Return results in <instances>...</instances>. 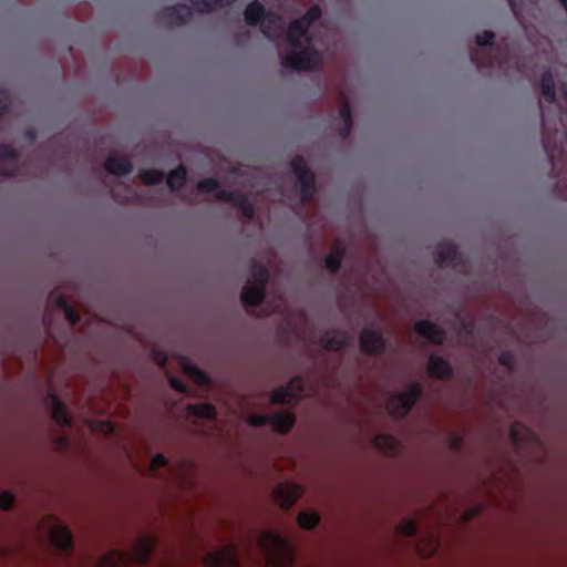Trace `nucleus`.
<instances>
[{
	"label": "nucleus",
	"mask_w": 567,
	"mask_h": 567,
	"mask_svg": "<svg viewBox=\"0 0 567 567\" xmlns=\"http://www.w3.org/2000/svg\"><path fill=\"white\" fill-rule=\"evenodd\" d=\"M321 10L318 6L311 7L307 13L298 20L290 23L287 30V42L293 49H301L305 44H309L311 38L308 35L310 25L320 19Z\"/></svg>",
	"instance_id": "nucleus-4"
},
{
	"label": "nucleus",
	"mask_w": 567,
	"mask_h": 567,
	"mask_svg": "<svg viewBox=\"0 0 567 567\" xmlns=\"http://www.w3.org/2000/svg\"><path fill=\"white\" fill-rule=\"evenodd\" d=\"M565 198L567 199V195L565 196Z\"/></svg>",
	"instance_id": "nucleus-55"
},
{
	"label": "nucleus",
	"mask_w": 567,
	"mask_h": 567,
	"mask_svg": "<svg viewBox=\"0 0 567 567\" xmlns=\"http://www.w3.org/2000/svg\"><path fill=\"white\" fill-rule=\"evenodd\" d=\"M13 505V495L9 491H3L0 493V508L8 511Z\"/></svg>",
	"instance_id": "nucleus-41"
},
{
	"label": "nucleus",
	"mask_w": 567,
	"mask_h": 567,
	"mask_svg": "<svg viewBox=\"0 0 567 567\" xmlns=\"http://www.w3.org/2000/svg\"><path fill=\"white\" fill-rule=\"evenodd\" d=\"M416 523L413 519H406L399 524L396 530L403 536H413L416 533Z\"/></svg>",
	"instance_id": "nucleus-37"
},
{
	"label": "nucleus",
	"mask_w": 567,
	"mask_h": 567,
	"mask_svg": "<svg viewBox=\"0 0 567 567\" xmlns=\"http://www.w3.org/2000/svg\"><path fill=\"white\" fill-rule=\"evenodd\" d=\"M264 7L254 1L245 10V21L250 25H257L261 20L262 33L270 39L277 38L285 28L282 18L270 12L264 16Z\"/></svg>",
	"instance_id": "nucleus-2"
},
{
	"label": "nucleus",
	"mask_w": 567,
	"mask_h": 567,
	"mask_svg": "<svg viewBox=\"0 0 567 567\" xmlns=\"http://www.w3.org/2000/svg\"><path fill=\"white\" fill-rule=\"evenodd\" d=\"M285 308V301L281 297L278 298L276 305L274 306V308L271 309V311H269V313H274V312H279L281 311L282 309Z\"/></svg>",
	"instance_id": "nucleus-46"
},
{
	"label": "nucleus",
	"mask_w": 567,
	"mask_h": 567,
	"mask_svg": "<svg viewBox=\"0 0 567 567\" xmlns=\"http://www.w3.org/2000/svg\"><path fill=\"white\" fill-rule=\"evenodd\" d=\"M132 169V164L127 158H120L109 153V174L123 175Z\"/></svg>",
	"instance_id": "nucleus-27"
},
{
	"label": "nucleus",
	"mask_w": 567,
	"mask_h": 567,
	"mask_svg": "<svg viewBox=\"0 0 567 567\" xmlns=\"http://www.w3.org/2000/svg\"><path fill=\"white\" fill-rule=\"evenodd\" d=\"M322 59L317 51L308 45L299 52L287 53L282 56L281 64L285 69L296 71H313L321 66Z\"/></svg>",
	"instance_id": "nucleus-6"
},
{
	"label": "nucleus",
	"mask_w": 567,
	"mask_h": 567,
	"mask_svg": "<svg viewBox=\"0 0 567 567\" xmlns=\"http://www.w3.org/2000/svg\"><path fill=\"white\" fill-rule=\"evenodd\" d=\"M414 331L435 344H441L445 338L444 331L427 320L416 322Z\"/></svg>",
	"instance_id": "nucleus-15"
},
{
	"label": "nucleus",
	"mask_w": 567,
	"mask_h": 567,
	"mask_svg": "<svg viewBox=\"0 0 567 567\" xmlns=\"http://www.w3.org/2000/svg\"><path fill=\"white\" fill-rule=\"evenodd\" d=\"M235 0H190L192 6L199 12H210L233 3Z\"/></svg>",
	"instance_id": "nucleus-30"
},
{
	"label": "nucleus",
	"mask_w": 567,
	"mask_h": 567,
	"mask_svg": "<svg viewBox=\"0 0 567 567\" xmlns=\"http://www.w3.org/2000/svg\"><path fill=\"white\" fill-rule=\"evenodd\" d=\"M187 414L189 416H196L202 417L206 420H212L216 415L215 406L210 403L204 402V403H197V404H189L187 406Z\"/></svg>",
	"instance_id": "nucleus-26"
},
{
	"label": "nucleus",
	"mask_w": 567,
	"mask_h": 567,
	"mask_svg": "<svg viewBox=\"0 0 567 567\" xmlns=\"http://www.w3.org/2000/svg\"><path fill=\"white\" fill-rule=\"evenodd\" d=\"M291 168L300 183V197L302 204L311 200L315 194V176L308 169L305 159L301 156H296L290 162Z\"/></svg>",
	"instance_id": "nucleus-8"
},
{
	"label": "nucleus",
	"mask_w": 567,
	"mask_h": 567,
	"mask_svg": "<svg viewBox=\"0 0 567 567\" xmlns=\"http://www.w3.org/2000/svg\"><path fill=\"white\" fill-rule=\"evenodd\" d=\"M456 255V247L451 243H442L436 247V261L441 266L453 261Z\"/></svg>",
	"instance_id": "nucleus-29"
},
{
	"label": "nucleus",
	"mask_w": 567,
	"mask_h": 567,
	"mask_svg": "<svg viewBox=\"0 0 567 567\" xmlns=\"http://www.w3.org/2000/svg\"><path fill=\"white\" fill-rule=\"evenodd\" d=\"M295 424V415L290 412L270 414L269 425L275 432L287 433Z\"/></svg>",
	"instance_id": "nucleus-19"
},
{
	"label": "nucleus",
	"mask_w": 567,
	"mask_h": 567,
	"mask_svg": "<svg viewBox=\"0 0 567 567\" xmlns=\"http://www.w3.org/2000/svg\"><path fill=\"white\" fill-rule=\"evenodd\" d=\"M508 3H509V6H511V8H512V10H513V12H514V14H515V17L518 19V21H519V22L523 24V27L525 28V30H526V32H527L528 37H529V38H532V37H530V34H529V32H528V28H527V25H526V24L524 23V21H523V12H522V9H520L519 4L517 3V0H508Z\"/></svg>",
	"instance_id": "nucleus-42"
},
{
	"label": "nucleus",
	"mask_w": 567,
	"mask_h": 567,
	"mask_svg": "<svg viewBox=\"0 0 567 567\" xmlns=\"http://www.w3.org/2000/svg\"><path fill=\"white\" fill-rule=\"evenodd\" d=\"M49 298L53 302V305L61 309L62 311L70 305L65 295L58 290H53L50 293Z\"/></svg>",
	"instance_id": "nucleus-38"
},
{
	"label": "nucleus",
	"mask_w": 567,
	"mask_h": 567,
	"mask_svg": "<svg viewBox=\"0 0 567 567\" xmlns=\"http://www.w3.org/2000/svg\"><path fill=\"white\" fill-rule=\"evenodd\" d=\"M183 372L193 380L197 385L204 386L208 384V377L202 370L190 364L186 358L179 359Z\"/></svg>",
	"instance_id": "nucleus-22"
},
{
	"label": "nucleus",
	"mask_w": 567,
	"mask_h": 567,
	"mask_svg": "<svg viewBox=\"0 0 567 567\" xmlns=\"http://www.w3.org/2000/svg\"><path fill=\"white\" fill-rule=\"evenodd\" d=\"M559 2L561 3V6L566 9L567 11V0H559Z\"/></svg>",
	"instance_id": "nucleus-53"
},
{
	"label": "nucleus",
	"mask_w": 567,
	"mask_h": 567,
	"mask_svg": "<svg viewBox=\"0 0 567 567\" xmlns=\"http://www.w3.org/2000/svg\"><path fill=\"white\" fill-rule=\"evenodd\" d=\"M52 546L61 553L69 554L73 548L72 533L63 524L54 525L49 532Z\"/></svg>",
	"instance_id": "nucleus-14"
},
{
	"label": "nucleus",
	"mask_w": 567,
	"mask_h": 567,
	"mask_svg": "<svg viewBox=\"0 0 567 567\" xmlns=\"http://www.w3.org/2000/svg\"><path fill=\"white\" fill-rule=\"evenodd\" d=\"M141 181L146 185H155L163 181L164 174L161 171H143L140 174Z\"/></svg>",
	"instance_id": "nucleus-36"
},
{
	"label": "nucleus",
	"mask_w": 567,
	"mask_h": 567,
	"mask_svg": "<svg viewBox=\"0 0 567 567\" xmlns=\"http://www.w3.org/2000/svg\"><path fill=\"white\" fill-rule=\"evenodd\" d=\"M101 166H102L104 169H106V158H105V159H103V161H101Z\"/></svg>",
	"instance_id": "nucleus-54"
},
{
	"label": "nucleus",
	"mask_w": 567,
	"mask_h": 567,
	"mask_svg": "<svg viewBox=\"0 0 567 567\" xmlns=\"http://www.w3.org/2000/svg\"><path fill=\"white\" fill-rule=\"evenodd\" d=\"M339 100L341 104L339 113L343 121V127L340 130L339 134L342 138H346L350 134L352 127L351 111L344 92L341 91L339 93Z\"/></svg>",
	"instance_id": "nucleus-21"
},
{
	"label": "nucleus",
	"mask_w": 567,
	"mask_h": 567,
	"mask_svg": "<svg viewBox=\"0 0 567 567\" xmlns=\"http://www.w3.org/2000/svg\"><path fill=\"white\" fill-rule=\"evenodd\" d=\"M303 395V381L301 378H293L287 386L276 389L271 394L274 403H290L292 400Z\"/></svg>",
	"instance_id": "nucleus-12"
},
{
	"label": "nucleus",
	"mask_w": 567,
	"mask_h": 567,
	"mask_svg": "<svg viewBox=\"0 0 567 567\" xmlns=\"http://www.w3.org/2000/svg\"><path fill=\"white\" fill-rule=\"evenodd\" d=\"M169 384L173 389L177 390L178 392H185V386L181 380H178L176 378H171Z\"/></svg>",
	"instance_id": "nucleus-45"
},
{
	"label": "nucleus",
	"mask_w": 567,
	"mask_h": 567,
	"mask_svg": "<svg viewBox=\"0 0 567 567\" xmlns=\"http://www.w3.org/2000/svg\"><path fill=\"white\" fill-rule=\"evenodd\" d=\"M186 179V169L184 166H178L172 171L167 176V185L172 190L181 188Z\"/></svg>",
	"instance_id": "nucleus-33"
},
{
	"label": "nucleus",
	"mask_w": 567,
	"mask_h": 567,
	"mask_svg": "<svg viewBox=\"0 0 567 567\" xmlns=\"http://www.w3.org/2000/svg\"><path fill=\"white\" fill-rule=\"evenodd\" d=\"M301 487L293 483H280L274 491L275 502L282 508H290L300 497Z\"/></svg>",
	"instance_id": "nucleus-13"
},
{
	"label": "nucleus",
	"mask_w": 567,
	"mask_h": 567,
	"mask_svg": "<svg viewBox=\"0 0 567 567\" xmlns=\"http://www.w3.org/2000/svg\"><path fill=\"white\" fill-rule=\"evenodd\" d=\"M152 358H153V361L161 367H164L167 361L166 353L163 351H158V350L152 351Z\"/></svg>",
	"instance_id": "nucleus-44"
},
{
	"label": "nucleus",
	"mask_w": 567,
	"mask_h": 567,
	"mask_svg": "<svg viewBox=\"0 0 567 567\" xmlns=\"http://www.w3.org/2000/svg\"><path fill=\"white\" fill-rule=\"evenodd\" d=\"M322 346L327 350L339 351L347 346L348 337L339 331L328 332L321 339Z\"/></svg>",
	"instance_id": "nucleus-24"
},
{
	"label": "nucleus",
	"mask_w": 567,
	"mask_h": 567,
	"mask_svg": "<svg viewBox=\"0 0 567 567\" xmlns=\"http://www.w3.org/2000/svg\"><path fill=\"white\" fill-rule=\"evenodd\" d=\"M270 414H252L248 419V423L251 426L269 425Z\"/></svg>",
	"instance_id": "nucleus-39"
},
{
	"label": "nucleus",
	"mask_w": 567,
	"mask_h": 567,
	"mask_svg": "<svg viewBox=\"0 0 567 567\" xmlns=\"http://www.w3.org/2000/svg\"><path fill=\"white\" fill-rule=\"evenodd\" d=\"M319 523V516L316 513L301 512L298 515V524L301 528L312 529Z\"/></svg>",
	"instance_id": "nucleus-35"
},
{
	"label": "nucleus",
	"mask_w": 567,
	"mask_h": 567,
	"mask_svg": "<svg viewBox=\"0 0 567 567\" xmlns=\"http://www.w3.org/2000/svg\"><path fill=\"white\" fill-rule=\"evenodd\" d=\"M427 372L431 377L444 379L449 377L451 369L447 361L440 357L432 355L429 360Z\"/></svg>",
	"instance_id": "nucleus-23"
},
{
	"label": "nucleus",
	"mask_w": 567,
	"mask_h": 567,
	"mask_svg": "<svg viewBox=\"0 0 567 567\" xmlns=\"http://www.w3.org/2000/svg\"><path fill=\"white\" fill-rule=\"evenodd\" d=\"M63 312H64L65 319L70 322L71 326H74L80 322L81 316L78 312V310L74 307H72L71 305H69L63 310Z\"/></svg>",
	"instance_id": "nucleus-40"
},
{
	"label": "nucleus",
	"mask_w": 567,
	"mask_h": 567,
	"mask_svg": "<svg viewBox=\"0 0 567 567\" xmlns=\"http://www.w3.org/2000/svg\"><path fill=\"white\" fill-rule=\"evenodd\" d=\"M24 136H25V138H28L31 142L34 141L35 140V132H34V130H32V128L27 130L25 133H24Z\"/></svg>",
	"instance_id": "nucleus-48"
},
{
	"label": "nucleus",
	"mask_w": 567,
	"mask_h": 567,
	"mask_svg": "<svg viewBox=\"0 0 567 567\" xmlns=\"http://www.w3.org/2000/svg\"><path fill=\"white\" fill-rule=\"evenodd\" d=\"M197 189L204 193H214L217 200L231 203L234 206L238 207L243 216L248 220L254 216V207L243 194L238 192L218 189V183L214 178L200 181L197 184Z\"/></svg>",
	"instance_id": "nucleus-3"
},
{
	"label": "nucleus",
	"mask_w": 567,
	"mask_h": 567,
	"mask_svg": "<svg viewBox=\"0 0 567 567\" xmlns=\"http://www.w3.org/2000/svg\"><path fill=\"white\" fill-rule=\"evenodd\" d=\"M0 159H4L11 163L19 161V153L9 144H0ZM17 175V169L12 167L0 166V176L13 177Z\"/></svg>",
	"instance_id": "nucleus-20"
},
{
	"label": "nucleus",
	"mask_w": 567,
	"mask_h": 567,
	"mask_svg": "<svg viewBox=\"0 0 567 567\" xmlns=\"http://www.w3.org/2000/svg\"><path fill=\"white\" fill-rule=\"evenodd\" d=\"M499 361L502 364L504 365H508V360H507V357L505 354H503L501 358H499Z\"/></svg>",
	"instance_id": "nucleus-50"
},
{
	"label": "nucleus",
	"mask_w": 567,
	"mask_h": 567,
	"mask_svg": "<svg viewBox=\"0 0 567 567\" xmlns=\"http://www.w3.org/2000/svg\"><path fill=\"white\" fill-rule=\"evenodd\" d=\"M561 99L567 103V86L560 89Z\"/></svg>",
	"instance_id": "nucleus-49"
},
{
	"label": "nucleus",
	"mask_w": 567,
	"mask_h": 567,
	"mask_svg": "<svg viewBox=\"0 0 567 567\" xmlns=\"http://www.w3.org/2000/svg\"><path fill=\"white\" fill-rule=\"evenodd\" d=\"M511 436L515 443L520 442H529L534 440V434L526 427L524 424L519 422H515L511 427Z\"/></svg>",
	"instance_id": "nucleus-31"
},
{
	"label": "nucleus",
	"mask_w": 567,
	"mask_h": 567,
	"mask_svg": "<svg viewBox=\"0 0 567 567\" xmlns=\"http://www.w3.org/2000/svg\"><path fill=\"white\" fill-rule=\"evenodd\" d=\"M166 464H167L166 457L162 454H156L155 456H153V458L151 461L150 470L152 472H156L158 468L165 466Z\"/></svg>",
	"instance_id": "nucleus-43"
},
{
	"label": "nucleus",
	"mask_w": 567,
	"mask_h": 567,
	"mask_svg": "<svg viewBox=\"0 0 567 567\" xmlns=\"http://www.w3.org/2000/svg\"><path fill=\"white\" fill-rule=\"evenodd\" d=\"M437 548V537L435 533H430L429 536L417 546V551L423 557L432 556Z\"/></svg>",
	"instance_id": "nucleus-34"
},
{
	"label": "nucleus",
	"mask_w": 567,
	"mask_h": 567,
	"mask_svg": "<svg viewBox=\"0 0 567 567\" xmlns=\"http://www.w3.org/2000/svg\"><path fill=\"white\" fill-rule=\"evenodd\" d=\"M360 346L364 352L378 354L383 350L384 341L380 333L364 329L360 334Z\"/></svg>",
	"instance_id": "nucleus-16"
},
{
	"label": "nucleus",
	"mask_w": 567,
	"mask_h": 567,
	"mask_svg": "<svg viewBox=\"0 0 567 567\" xmlns=\"http://www.w3.org/2000/svg\"><path fill=\"white\" fill-rule=\"evenodd\" d=\"M107 426H109V435H110L114 431L113 423L109 421Z\"/></svg>",
	"instance_id": "nucleus-51"
},
{
	"label": "nucleus",
	"mask_w": 567,
	"mask_h": 567,
	"mask_svg": "<svg viewBox=\"0 0 567 567\" xmlns=\"http://www.w3.org/2000/svg\"><path fill=\"white\" fill-rule=\"evenodd\" d=\"M208 567H238V549L234 544L221 546L215 551H210L204 558Z\"/></svg>",
	"instance_id": "nucleus-10"
},
{
	"label": "nucleus",
	"mask_w": 567,
	"mask_h": 567,
	"mask_svg": "<svg viewBox=\"0 0 567 567\" xmlns=\"http://www.w3.org/2000/svg\"><path fill=\"white\" fill-rule=\"evenodd\" d=\"M421 394V388L414 383L402 393L392 395L386 402V411L395 417H402L412 409Z\"/></svg>",
	"instance_id": "nucleus-7"
},
{
	"label": "nucleus",
	"mask_w": 567,
	"mask_h": 567,
	"mask_svg": "<svg viewBox=\"0 0 567 567\" xmlns=\"http://www.w3.org/2000/svg\"><path fill=\"white\" fill-rule=\"evenodd\" d=\"M51 411L53 421L60 426H70L72 416L68 408L55 395H50Z\"/></svg>",
	"instance_id": "nucleus-18"
},
{
	"label": "nucleus",
	"mask_w": 567,
	"mask_h": 567,
	"mask_svg": "<svg viewBox=\"0 0 567 567\" xmlns=\"http://www.w3.org/2000/svg\"><path fill=\"white\" fill-rule=\"evenodd\" d=\"M118 557V554L115 551V550H111L109 549V556H107V559H109V567H112L114 560Z\"/></svg>",
	"instance_id": "nucleus-47"
},
{
	"label": "nucleus",
	"mask_w": 567,
	"mask_h": 567,
	"mask_svg": "<svg viewBox=\"0 0 567 567\" xmlns=\"http://www.w3.org/2000/svg\"><path fill=\"white\" fill-rule=\"evenodd\" d=\"M493 39L494 33L491 31H484L476 35L478 48L472 52L471 59L478 69L494 66L496 64L501 66V63L495 58L491 56V52L494 50L492 47Z\"/></svg>",
	"instance_id": "nucleus-9"
},
{
	"label": "nucleus",
	"mask_w": 567,
	"mask_h": 567,
	"mask_svg": "<svg viewBox=\"0 0 567 567\" xmlns=\"http://www.w3.org/2000/svg\"><path fill=\"white\" fill-rule=\"evenodd\" d=\"M105 563H106V556H102V557H101V561H100L101 566L103 567V565H104Z\"/></svg>",
	"instance_id": "nucleus-52"
},
{
	"label": "nucleus",
	"mask_w": 567,
	"mask_h": 567,
	"mask_svg": "<svg viewBox=\"0 0 567 567\" xmlns=\"http://www.w3.org/2000/svg\"><path fill=\"white\" fill-rule=\"evenodd\" d=\"M157 539L154 535H143L133 545L127 553V559L137 564H145L156 546Z\"/></svg>",
	"instance_id": "nucleus-11"
},
{
	"label": "nucleus",
	"mask_w": 567,
	"mask_h": 567,
	"mask_svg": "<svg viewBox=\"0 0 567 567\" xmlns=\"http://www.w3.org/2000/svg\"><path fill=\"white\" fill-rule=\"evenodd\" d=\"M267 280V269L262 265L254 262L251 277L241 292V301L245 306H257L261 302L265 296V285Z\"/></svg>",
	"instance_id": "nucleus-5"
},
{
	"label": "nucleus",
	"mask_w": 567,
	"mask_h": 567,
	"mask_svg": "<svg viewBox=\"0 0 567 567\" xmlns=\"http://www.w3.org/2000/svg\"><path fill=\"white\" fill-rule=\"evenodd\" d=\"M169 25H181L190 20L192 10L186 4L166 8L163 12Z\"/></svg>",
	"instance_id": "nucleus-17"
},
{
	"label": "nucleus",
	"mask_w": 567,
	"mask_h": 567,
	"mask_svg": "<svg viewBox=\"0 0 567 567\" xmlns=\"http://www.w3.org/2000/svg\"><path fill=\"white\" fill-rule=\"evenodd\" d=\"M344 247L340 241H336L332 246L331 252L326 258V267L334 272L340 268Z\"/></svg>",
	"instance_id": "nucleus-28"
},
{
	"label": "nucleus",
	"mask_w": 567,
	"mask_h": 567,
	"mask_svg": "<svg viewBox=\"0 0 567 567\" xmlns=\"http://www.w3.org/2000/svg\"><path fill=\"white\" fill-rule=\"evenodd\" d=\"M258 544L266 556L267 567H292L293 548L289 539L266 530L261 533Z\"/></svg>",
	"instance_id": "nucleus-1"
},
{
	"label": "nucleus",
	"mask_w": 567,
	"mask_h": 567,
	"mask_svg": "<svg viewBox=\"0 0 567 567\" xmlns=\"http://www.w3.org/2000/svg\"><path fill=\"white\" fill-rule=\"evenodd\" d=\"M374 445L386 455H394L399 451V442L388 434H380L374 437Z\"/></svg>",
	"instance_id": "nucleus-25"
},
{
	"label": "nucleus",
	"mask_w": 567,
	"mask_h": 567,
	"mask_svg": "<svg viewBox=\"0 0 567 567\" xmlns=\"http://www.w3.org/2000/svg\"><path fill=\"white\" fill-rule=\"evenodd\" d=\"M542 95L546 102L553 103L555 101V90L553 75L549 72L543 74L540 80Z\"/></svg>",
	"instance_id": "nucleus-32"
}]
</instances>
